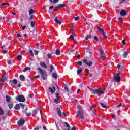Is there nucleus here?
<instances>
[{"label":"nucleus","mask_w":130,"mask_h":130,"mask_svg":"<svg viewBox=\"0 0 130 130\" xmlns=\"http://www.w3.org/2000/svg\"><path fill=\"white\" fill-rule=\"evenodd\" d=\"M118 20V21H119V22H120V23L121 24H122V23H123V20H122V18L121 17H119Z\"/></svg>","instance_id":"nucleus-45"},{"label":"nucleus","mask_w":130,"mask_h":130,"mask_svg":"<svg viewBox=\"0 0 130 130\" xmlns=\"http://www.w3.org/2000/svg\"><path fill=\"white\" fill-rule=\"evenodd\" d=\"M20 104H16L15 105V106H14V108L16 110H19V109H20L21 108V107L20 106Z\"/></svg>","instance_id":"nucleus-22"},{"label":"nucleus","mask_w":130,"mask_h":130,"mask_svg":"<svg viewBox=\"0 0 130 130\" xmlns=\"http://www.w3.org/2000/svg\"><path fill=\"white\" fill-rule=\"evenodd\" d=\"M32 33H33V34L34 35H37V31H36V30L34 29L32 31Z\"/></svg>","instance_id":"nucleus-52"},{"label":"nucleus","mask_w":130,"mask_h":130,"mask_svg":"<svg viewBox=\"0 0 130 130\" xmlns=\"http://www.w3.org/2000/svg\"><path fill=\"white\" fill-rule=\"evenodd\" d=\"M32 112H33V113H34L33 116H34V117H35L36 114H37V111H36V110H34Z\"/></svg>","instance_id":"nucleus-46"},{"label":"nucleus","mask_w":130,"mask_h":130,"mask_svg":"<svg viewBox=\"0 0 130 130\" xmlns=\"http://www.w3.org/2000/svg\"><path fill=\"white\" fill-rule=\"evenodd\" d=\"M35 53L36 54V55H37V54H38V53H39V51L36 50H35Z\"/></svg>","instance_id":"nucleus-58"},{"label":"nucleus","mask_w":130,"mask_h":130,"mask_svg":"<svg viewBox=\"0 0 130 130\" xmlns=\"http://www.w3.org/2000/svg\"><path fill=\"white\" fill-rule=\"evenodd\" d=\"M92 38V36L87 35L86 37L85 38V39L86 40H88V39H91Z\"/></svg>","instance_id":"nucleus-32"},{"label":"nucleus","mask_w":130,"mask_h":130,"mask_svg":"<svg viewBox=\"0 0 130 130\" xmlns=\"http://www.w3.org/2000/svg\"><path fill=\"white\" fill-rule=\"evenodd\" d=\"M122 52H123V51H122V50L119 51L118 52H116V55H118L119 54H121L122 53Z\"/></svg>","instance_id":"nucleus-43"},{"label":"nucleus","mask_w":130,"mask_h":130,"mask_svg":"<svg viewBox=\"0 0 130 130\" xmlns=\"http://www.w3.org/2000/svg\"><path fill=\"white\" fill-rule=\"evenodd\" d=\"M22 55H19L17 56V59H18V60L21 61V60H22Z\"/></svg>","instance_id":"nucleus-41"},{"label":"nucleus","mask_w":130,"mask_h":130,"mask_svg":"<svg viewBox=\"0 0 130 130\" xmlns=\"http://www.w3.org/2000/svg\"><path fill=\"white\" fill-rule=\"evenodd\" d=\"M113 81H115L116 83H118L120 81V76L119 74H117L116 76H113Z\"/></svg>","instance_id":"nucleus-4"},{"label":"nucleus","mask_w":130,"mask_h":130,"mask_svg":"<svg viewBox=\"0 0 130 130\" xmlns=\"http://www.w3.org/2000/svg\"><path fill=\"white\" fill-rule=\"evenodd\" d=\"M52 77L55 80H57V74L55 72L52 73Z\"/></svg>","instance_id":"nucleus-21"},{"label":"nucleus","mask_w":130,"mask_h":130,"mask_svg":"<svg viewBox=\"0 0 130 130\" xmlns=\"http://www.w3.org/2000/svg\"><path fill=\"white\" fill-rule=\"evenodd\" d=\"M65 125L66 127H68V128H71V126L70 125V124L69 123H68V122H64Z\"/></svg>","instance_id":"nucleus-39"},{"label":"nucleus","mask_w":130,"mask_h":130,"mask_svg":"<svg viewBox=\"0 0 130 130\" xmlns=\"http://www.w3.org/2000/svg\"><path fill=\"white\" fill-rule=\"evenodd\" d=\"M30 70H31V67H29L25 68L23 71L25 73L27 72V71H30Z\"/></svg>","instance_id":"nucleus-33"},{"label":"nucleus","mask_w":130,"mask_h":130,"mask_svg":"<svg viewBox=\"0 0 130 130\" xmlns=\"http://www.w3.org/2000/svg\"><path fill=\"white\" fill-rule=\"evenodd\" d=\"M89 108H90V109L92 111V112L94 114V115L96 116V113L95 112V106L94 105L90 106Z\"/></svg>","instance_id":"nucleus-13"},{"label":"nucleus","mask_w":130,"mask_h":130,"mask_svg":"<svg viewBox=\"0 0 130 130\" xmlns=\"http://www.w3.org/2000/svg\"><path fill=\"white\" fill-rule=\"evenodd\" d=\"M100 93L101 94H104V93H106V90H105L103 91H101L100 90Z\"/></svg>","instance_id":"nucleus-60"},{"label":"nucleus","mask_w":130,"mask_h":130,"mask_svg":"<svg viewBox=\"0 0 130 130\" xmlns=\"http://www.w3.org/2000/svg\"><path fill=\"white\" fill-rule=\"evenodd\" d=\"M19 17L21 22H23V19H24V15L23 14H21L19 15Z\"/></svg>","instance_id":"nucleus-30"},{"label":"nucleus","mask_w":130,"mask_h":130,"mask_svg":"<svg viewBox=\"0 0 130 130\" xmlns=\"http://www.w3.org/2000/svg\"><path fill=\"white\" fill-rule=\"evenodd\" d=\"M77 64H78V66H82L83 64V62L82 61H80L77 62Z\"/></svg>","instance_id":"nucleus-47"},{"label":"nucleus","mask_w":130,"mask_h":130,"mask_svg":"<svg viewBox=\"0 0 130 130\" xmlns=\"http://www.w3.org/2000/svg\"><path fill=\"white\" fill-rule=\"evenodd\" d=\"M5 112L3 111L2 107H0V115H4Z\"/></svg>","instance_id":"nucleus-38"},{"label":"nucleus","mask_w":130,"mask_h":130,"mask_svg":"<svg viewBox=\"0 0 130 130\" xmlns=\"http://www.w3.org/2000/svg\"><path fill=\"white\" fill-rule=\"evenodd\" d=\"M74 36H75V35H71L70 36V37L69 38L70 39H71V40H73V41L75 42H77V41L76 40H75V39L74 38Z\"/></svg>","instance_id":"nucleus-27"},{"label":"nucleus","mask_w":130,"mask_h":130,"mask_svg":"<svg viewBox=\"0 0 130 130\" xmlns=\"http://www.w3.org/2000/svg\"><path fill=\"white\" fill-rule=\"evenodd\" d=\"M98 29L101 33L102 35L103 36L104 38H106V35H105V31L103 30V29L99 27V26H98Z\"/></svg>","instance_id":"nucleus-8"},{"label":"nucleus","mask_w":130,"mask_h":130,"mask_svg":"<svg viewBox=\"0 0 130 130\" xmlns=\"http://www.w3.org/2000/svg\"><path fill=\"white\" fill-rule=\"evenodd\" d=\"M127 55H128V52L127 51H124L122 54L123 58H127Z\"/></svg>","instance_id":"nucleus-17"},{"label":"nucleus","mask_w":130,"mask_h":130,"mask_svg":"<svg viewBox=\"0 0 130 130\" xmlns=\"http://www.w3.org/2000/svg\"><path fill=\"white\" fill-rule=\"evenodd\" d=\"M55 54H56V55H60V50H59V49L56 50Z\"/></svg>","instance_id":"nucleus-28"},{"label":"nucleus","mask_w":130,"mask_h":130,"mask_svg":"<svg viewBox=\"0 0 130 130\" xmlns=\"http://www.w3.org/2000/svg\"><path fill=\"white\" fill-rule=\"evenodd\" d=\"M26 115L28 116H31V112L26 113Z\"/></svg>","instance_id":"nucleus-61"},{"label":"nucleus","mask_w":130,"mask_h":130,"mask_svg":"<svg viewBox=\"0 0 130 130\" xmlns=\"http://www.w3.org/2000/svg\"><path fill=\"white\" fill-rule=\"evenodd\" d=\"M54 102H55L56 104H58V100H57V99H55L54 100Z\"/></svg>","instance_id":"nucleus-50"},{"label":"nucleus","mask_w":130,"mask_h":130,"mask_svg":"<svg viewBox=\"0 0 130 130\" xmlns=\"http://www.w3.org/2000/svg\"><path fill=\"white\" fill-rule=\"evenodd\" d=\"M16 36L19 38V37H22V36H21V34H17Z\"/></svg>","instance_id":"nucleus-62"},{"label":"nucleus","mask_w":130,"mask_h":130,"mask_svg":"<svg viewBox=\"0 0 130 130\" xmlns=\"http://www.w3.org/2000/svg\"><path fill=\"white\" fill-rule=\"evenodd\" d=\"M25 122H26L25 120H24L23 119H20V120L18 121L17 124H18V126H23V125H24V124H25Z\"/></svg>","instance_id":"nucleus-7"},{"label":"nucleus","mask_w":130,"mask_h":130,"mask_svg":"<svg viewBox=\"0 0 130 130\" xmlns=\"http://www.w3.org/2000/svg\"><path fill=\"white\" fill-rule=\"evenodd\" d=\"M38 71L40 74L41 77L42 78L43 81H45V77H47V74H46V72L43 71V70H42V69L40 68H38Z\"/></svg>","instance_id":"nucleus-1"},{"label":"nucleus","mask_w":130,"mask_h":130,"mask_svg":"<svg viewBox=\"0 0 130 130\" xmlns=\"http://www.w3.org/2000/svg\"><path fill=\"white\" fill-rule=\"evenodd\" d=\"M85 71L87 73V75H90V72L89 71V69L86 68Z\"/></svg>","instance_id":"nucleus-49"},{"label":"nucleus","mask_w":130,"mask_h":130,"mask_svg":"<svg viewBox=\"0 0 130 130\" xmlns=\"http://www.w3.org/2000/svg\"><path fill=\"white\" fill-rule=\"evenodd\" d=\"M12 84H13V85H17V84H18V81H17V79H14L12 81Z\"/></svg>","instance_id":"nucleus-37"},{"label":"nucleus","mask_w":130,"mask_h":130,"mask_svg":"<svg viewBox=\"0 0 130 130\" xmlns=\"http://www.w3.org/2000/svg\"><path fill=\"white\" fill-rule=\"evenodd\" d=\"M58 6L59 7H62V8H64V7H67V5L62 4H59Z\"/></svg>","instance_id":"nucleus-48"},{"label":"nucleus","mask_w":130,"mask_h":130,"mask_svg":"<svg viewBox=\"0 0 130 130\" xmlns=\"http://www.w3.org/2000/svg\"><path fill=\"white\" fill-rule=\"evenodd\" d=\"M77 116H78L80 119H84V112H77Z\"/></svg>","instance_id":"nucleus-6"},{"label":"nucleus","mask_w":130,"mask_h":130,"mask_svg":"<svg viewBox=\"0 0 130 130\" xmlns=\"http://www.w3.org/2000/svg\"><path fill=\"white\" fill-rule=\"evenodd\" d=\"M94 40H95V41H99V38H98V36H94L93 38Z\"/></svg>","instance_id":"nucleus-40"},{"label":"nucleus","mask_w":130,"mask_h":130,"mask_svg":"<svg viewBox=\"0 0 130 130\" xmlns=\"http://www.w3.org/2000/svg\"><path fill=\"white\" fill-rule=\"evenodd\" d=\"M56 109L58 116L59 117H62V115H61V110H60V108L57 107L56 108Z\"/></svg>","instance_id":"nucleus-11"},{"label":"nucleus","mask_w":130,"mask_h":130,"mask_svg":"<svg viewBox=\"0 0 130 130\" xmlns=\"http://www.w3.org/2000/svg\"><path fill=\"white\" fill-rule=\"evenodd\" d=\"M54 70V67L53 65H50V73H52V71Z\"/></svg>","instance_id":"nucleus-35"},{"label":"nucleus","mask_w":130,"mask_h":130,"mask_svg":"<svg viewBox=\"0 0 130 130\" xmlns=\"http://www.w3.org/2000/svg\"><path fill=\"white\" fill-rule=\"evenodd\" d=\"M70 33H71V34L73 35H75V34H74V29L73 28H71Z\"/></svg>","instance_id":"nucleus-51"},{"label":"nucleus","mask_w":130,"mask_h":130,"mask_svg":"<svg viewBox=\"0 0 130 130\" xmlns=\"http://www.w3.org/2000/svg\"><path fill=\"white\" fill-rule=\"evenodd\" d=\"M125 41H126V39H124V40H123L122 41V43L124 45H125Z\"/></svg>","instance_id":"nucleus-56"},{"label":"nucleus","mask_w":130,"mask_h":130,"mask_svg":"<svg viewBox=\"0 0 130 130\" xmlns=\"http://www.w3.org/2000/svg\"><path fill=\"white\" fill-rule=\"evenodd\" d=\"M71 130H76V126H73Z\"/></svg>","instance_id":"nucleus-64"},{"label":"nucleus","mask_w":130,"mask_h":130,"mask_svg":"<svg viewBox=\"0 0 130 130\" xmlns=\"http://www.w3.org/2000/svg\"><path fill=\"white\" fill-rule=\"evenodd\" d=\"M54 22L55 23H56V24H58V25H61L62 22L61 21L58 20V18L56 17L54 19Z\"/></svg>","instance_id":"nucleus-15"},{"label":"nucleus","mask_w":130,"mask_h":130,"mask_svg":"<svg viewBox=\"0 0 130 130\" xmlns=\"http://www.w3.org/2000/svg\"><path fill=\"white\" fill-rule=\"evenodd\" d=\"M19 79L20 81H22V82L25 81V76H24L23 75H20L19 76Z\"/></svg>","instance_id":"nucleus-25"},{"label":"nucleus","mask_w":130,"mask_h":130,"mask_svg":"<svg viewBox=\"0 0 130 130\" xmlns=\"http://www.w3.org/2000/svg\"><path fill=\"white\" fill-rule=\"evenodd\" d=\"M51 55H52V54H47V56H48V57L49 58H51Z\"/></svg>","instance_id":"nucleus-55"},{"label":"nucleus","mask_w":130,"mask_h":130,"mask_svg":"<svg viewBox=\"0 0 130 130\" xmlns=\"http://www.w3.org/2000/svg\"><path fill=\"white\" fill-rule=\"evenodd\" d=\"M100 105H101V106H102V107H103V108H107V106L104 105L103 103L100 102Z\"/></svg>","instance_id":"nucleus-31"},{"label":"nucleus","mask_w":130,"mask_h":130,"mask_svg":"<svg viewBox=\"0 0 130 130\" xmlns=\"http://www.w3.org/2000/svg\"><path fill=\"white\" fill-rule=\"evenodd\" d=\"M100 54L101 58H106V56H105V53H104V51L103 50H101L100 51Z\"/></svg>","instance_id":"nucleus-9"},{"label":"nucleus","mask_w":130,"mask_h":130,"mask_svg":"<svg viewBox=\"0 0 130 130\" xmlns=\"http://www.w3.org/2000/svg\"><path fill=\"white\" fill-rule=\"evenodd\" d=\"M92 21L89 20L86 23V25H88V26H91V25H92Z\"/></svg>","instance_id":"nucleus-29"},{"label":"nucleus","mask_w":130,"mask_h":130,"mask_svg":"<svg viewBox=\"0 0 130 130\" xmlns=\"http://www.w3.org/2000/svg\"><path fill=\"white\" fill-rule=\"evenodd\" d=\"M120 15L122 17H124L127 15V12H126V10H122L120 12Z\"/></svg>","instance_id":"nucleus-10"},{"label":"nucleus","mask_w":130,"mask_h":130,"mask_svg":"<svg viewBox=\"0 0 130 130\" xmlns=\"http://www.w3.org/2000/svg\"><path fill=\"white\" fill-rule=\"evenodd\" d=\"M40 65L44 69H47V66H46V64H45V62H44L41 61Z\"/></svg>","instance_id":"nucleus-12"},{"label":"nucleus","mask_w":130,"mask_h":130,"mask_svg":"<svg viewBox=\"0 0 130 130\" xmlns=\"http://www.w3.org/2000/svg\"><path fill=\"white\" fill-rule=\"evenodd\" d=\"M30 26L32 28H34V27H35V23L34 21H31L30 23Z\"/></svg>","instance_id":"nucleus-44"},{"label":"nucleus","mask_w":130,"mask_h":130,"mask_svg":"<svg viewBox=\"0 0 130 130\" xmlns=\"http://www.w3.org/2000/svg\"><path fill=\"white\" fill-rule=\"evenodd\" d=\"M49 2L51 4H57L58 2H59V0H49Z\"/></svg>","instance_id":"nucleus-26"},{"label":"nucleus","mask_w":130,"mask_h":130,"mask_svg":"<svg viewBox=\"0 0 130 130\" xmlns=\"http://www.w3.org/2000/svg\"><path fill=\"white\" fill-rule=\"evenodd\" d=\"M49 90H50L51 94H54V92H55V88L54 87V86H53L52 87H50L49 88Z\"/></svg>","instance_id":"nucleus-18"},{"label":"nucleus","mask_w":130,"mask_h":130,"mask_svg":"<svg viewBox=\"0 0 130 130\" xmlns=\"http://www.w3.org/2000/svg\"><path fill=\"white\" fill-rule=\"evenodd\" d=\"M22 31H24V30H26V26H23L22 28Z\"/></svg>","instance_id":"nucleus-59"},{"label":"nucleus","mask_w":130,"mask_h":130,"mask_svg":"<svg viewBox=\"0 0 130 130\" xmlns=\"http://www.w3.org/2000/svg\"><path fill=\"white\" fill-rule=\"evenodd\" d=\"M28 13L29 14V15H32V14H34V13H35V12L34 11V10L33 9H30Z\"/></svg>","instance_id":"nucleus-36"},{"label":"nucleus","mask_w":130,"mask_h":130,"mask_svg":"<svg viewBox=\"0 0 130 130\" xmlns=\"http://www.w3.org/2000/svg\"><path fill=\"white\" fill-rule=\"evenodd\" d=\"M6 101H7V103L9 102H11V96H10V95H6Z\"/></svg>","instance_id":"nucleus-24"},{"label":"nucleus","mask_w":130,"mask_h":130,"mask_svg":"<svg viewBox=\"0 0 130 130\" xmlns=\"http://www.w3.org/2000/svg\"><path fill=\"white\" fill-rule=\"evenodd\" d=\"M92 93L94 94V95L99 94V93H100V89L92 90Z\"/></svg>","instance_id":"nucleus-19"},{"label":"nucleus","mask_w":130,"mask_h":130,"mask_svg":"<svg viewBox=\"0 0 130 130\" xmlns=\"http://www.w3.org/2000/svg\"><path fill=\"white\" fill-rule=\"evenodd\" d=\"M82 72H83V69L82 68H79L77 70V74L78 76H80V75H81Z\"/></svg>","instance_id":"nucleus-20"},{"label":"nucleus","mask_w":130,"mask_h":130,"mask_svg":"<svg viewBox=\"0 0 130 130\" xmlns=\"http://www.w3.org/2000/svg\"><path fill=\"white\" fill-rule=\"evenodd\" d=\"M83 63H85V66H87V67H89L90 68V67H91L92 64H93V62H92L91 61L88 62L87 59H84Z\"/></svg>","instance_id":"nucleus-5"},{"label":"nucleus","mask_w":130,"mask_h":130,"mask_svg":"<svg viewBox=\"0 0 130 130\" xmlns=\"http://www.w3.org/2000/svg\"><path fill=\"white\" fill-rule=\"evenodd\" d=\"M8 80V75H5L3 76L1 80L0 81V85H4L5 81Z\"/></svg>","instance_id":"nucleus-3"},{"label":"nucleus","mask_w":130,"mask_h":130,"mask_svg":"<svg viewBox=\"0 0 130 130\" xmlns=\"http://www.w3.org/2000/svg\"><path fill=\"white\" fill-rule=\"evenodd\" d=\"M64 89L66 90V91H67V92H69V87L67 86L64 87Z\"/></svg>","instance_id":"nucleus-54"},{"label":"nucleus","mask_w":130,"mask_h":130,"mask_svg":"<svg viewBox=\"0 0 130 130\" xmlns=\"http://www.w3.org/2000/svg\"><path fill=\"white\" fill-rule=\"evenodd\" d=\"M7 105H8L9 108L12 109V108H13V106H14V103L12 102H9L7 103Z\"/></svg>","instance_id":"nucleus-14"},{"label":"nucleus","mask_w":130,"mask_h":130,"mask_svg":"<svg viewBox=\"0 0 130 130\" xmlns=\"http://www.w3.org/2000/svg\"><path fill=\"white\" fill-rule=\"evenodd\" d=\"M2 49H8V48L7 47H6V46H2Z\"/></svg>","instance_id":"nucleus-57"},{"label":"nucleus","mask_w":130,"mask_h":130,"mask_svg":"<svg viewBox=\"0 0 130 130\" xmlns=\"http://www.w3.org/2000/svg\"><path fill=\"white\" fill-rule=\"evenodd\" d=\"M7 63H8V64H12V61L11 60H8L7 61Z\"/></svg>","instance_id":"nucleus-63"},{"label":"nucleus","mask_w":130,"mask_h":130,"mask_svg":"<svg viewBox=\"0 0 130 130\" xmlns=\"http://www.w3.org/2000/svg\"><path fill=\"white\" fill-rule=\"evenodd\" d=\"M60 9V7H59L58 5L57 7H56L54 9H53V12H55V11H58Z\"/></svg>","instance_id":"nucleus-34"},{"label":"nucleus","mask_w":130,"mask_h":130,"mask_svg":"<svg viewBox=\"0 0 130 130\" xmlns=\"http://www.w3.org/2000/svg\"><path fill=\"white\" fill-rule=\"evenodd\" d=\"M77 109H78V110L77 111V112H83V108H82V107H81V106H80V105L78 106Z\"/></svg>","instance_id":"nucleus-23"},{"label":"nucleus","mask_w":130,"mask_h":130,"mask_svg":"<svg viewBox=\"0 0 130 130\" xmlns=\"http://www.w3.org/2000/svg\"><path fill=\"white\" fill-rule=\"evenodd\" d=\"M19 105H20V106L21 107V108H22V109H24L25 107H26L25 110V112H26V111H27V110H28V107H27L26 105L23 104L22 103H20L19 104Z\"/></svg>","instance_id":"nucleus-16"},{"label":"nucleus","mask_w":130,"mask_h":130,"mask_svg":"<svg viewBox=\"0 0 130 130\" xmlns=\"http://www.w3.org/2000/svg\"><path fill=\"white\" fill-rule=\"evenodd\" d=\"M15 100L19 102H25L26 101V98L23 95H17L15 98Z\"/></svg>","instance_id":"nucleus-2"},{"label":"nucleus","mask_w":130,"mask_h":130,"mask_svg":"<svg viewBox=\"0 0 130 130\" xmlns=\"http://www.w3.org/2000/svg\"><path fill=\"white\" fill-rule=\"evenodd\" d=\"M7 115H4V116H3V117H2L3 120H5V118H7Z\"/></svg>","instance_id":"nucleus-53"},{"label":"nucleus","mask_w":130,"mask_h":130,"mask_svg":"<svg viewBox=\"0 0 130 130\" xmlns=\"http://www.w3.org/2000/svg\"><path fill=\"white\" fill-rule=\"evenodd\" d=\"M33 19H34V15H30V17H29V19H28V21H30L31 20H33Z\"/></svg>","instance_id":"nucleus-42"}]
</instances>
